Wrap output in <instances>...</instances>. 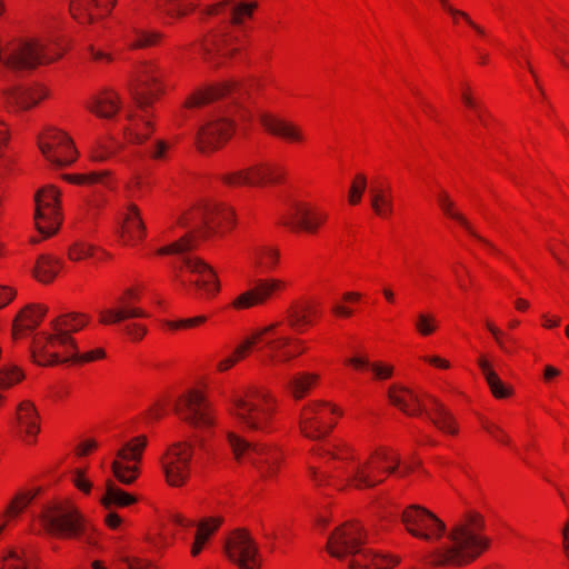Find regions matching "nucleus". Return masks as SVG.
<instances>
[{
  "label": "nucleus",
  "mask_w": 569,
  "mask_h": 569,
  "mask_svg": "<svg viewBox=\"0 0 569 569\" xmlns=\"http://www.w3.org/2000/svg\"><path fill=\"white\" fill-rule=\"evenodd\" d=\"M450 543L438 546L423 556V563L432 568H460L472 563L490 546L485 535L483 517L469 511L448 532Z\"/></svg>",
  "instance_id": "nucleus-1"
},
{
  "label": "nucleus",
  "mask_w": 569,
  "mask_h": 569,
  "mask_svg": "<svg viewBox=\"0 0 569 569\" xmlns=\"http://www.w3.org/2000/svg\"><path fill=\"white\" fill-rule=\"evenodd\" d=\"M89 318L82 313H66L51 321V333H41L33 340L31 356L38 365L51 366L59 363L61 356L76 346L72 332L82 329Z\"/></svg>",
  "instance_id": "nucleus-2"
},
{
  "label": "nucleus",
  "mask_w": 569,
  "mask_h": 569,
  "mask_svg": "<svg viewBox=\"0 0 569 569\" xmlns=\"http://www.w3.org/2000/svg\"><path fill=\"white\" fill-rule=\"evenodd\" d=\"M413 473H419L422 477L428 476L419 458L411 457L409 460L401 462L397 451L388 447H378L368 452L361 467L358 468V489L380 485L390 475L406 478Z\"/></svg>",
  "instance_id": "nucleus-3"
},
{
  "label": "nucleus",
  "mask_w": 569,
  "mask_h": 569,
  "mask_svg": "<svg viewBox=\"0 0 569 569\" xmlns=\"http://www.w3.org/2000/svg\"><path fill=\"white\" fill-rule=\"evenodd\" d=\"M194 233L158 250L159 254H177L181 266L176 269L174 278L182 286H193L208 297L219 291V282L212 268L203 260L189 253L194 248Z\"/></svg>",
  "instance_id": "nucleus-4"
},
{
  "label": "nucleus",
  "mask_w": 569,
  "mask_h": 569,
  "mask_svg": "<svg viewBox=\"0 0 569 569\" xmlns=\"http://www.w3.org/2000/svg\"><path fill=\"white\" fill-rule=\"evenodd\" d=\"M44 529L62 538H76L90 548L98 547L93 528L84 517L69 503L46 506L40 516Z\"/></svg>",
  "instance_id": "nucleus-5"
},
{
  "label": "nucleus",
  "mask_w": 569,
  "mask_h": 569,
  "mask_svg": "<svg viewBox=\"0 0 569 569\" xmlns=\"http://www.w3.org/2000/svg\"><path fill=\"white\" fill-rule=\"evenodd\" d=\"M231 413L239 425L250 431L266 432L273 412L270 396L257 388L234 391L230 399Z\"/></svg>",
  "instance_id": "nucleus-6"
},
{
  "label": "nucleus",
  "mask_w": 569,
  "mask_h": 569,
  "mask_svg": "<svg viewBox=\"0 0 569 569\" xmlns=\"http://www.w3.org/2000/svg\"><path fill=\"white\" fill-rule=\"evenodd\" d=\"M278 328L279 323L274 322L257 330L251 337H248L239 345L231 356L238 361L247 355L256 342L261 341L268 349L269 361L274 363H286L290 361L296 353L290 352L287 348L291 345L300 346L302 341L282 335L278 331Z\"/></svg>",
  "instance_id": "nucleus-7"
},
{
  "label": "nucleus",
  "mask_w": 569,
  "mask_h": 569,
  "mask_svg": "<svg viewBox=\"0 0 569 569\" xmlns=\"http://www.w3.org/2000/svg\"><path fill=\"white\" fill-rule=\"evenodd\" d=\"M400 520L408 535L422 541H439L447 535L446 523L436 513L420 505L406 507Z\"/></svg>",
  "instance_id": "nucleus-8"
},
{
  "label": "nucleus",
  "mask_w": 569,
  "mask_h": 569,
  "mask_svg": "<svg viewBox=\"0 0 569 569\" xmlns=\"http://www.w3.org/2000/svg\"><path fill=\"white\" fill-rule=\"evenodd\" d=\"M227 437L236 459L250 461L263 478L272 477L276 473L280 460L277 450L263 443L250 442L234 432H228Z\"/></svg>",
  "instance_id": "nucleus-9"
},
{
  "label": "nucleus",
  "mask_w": 569,
  "mask_h": 569,
  "mask_svg": "<svg viewBox=\"0 0 569 569\" xmlns=\"http://www.w3.org/2000/svg\"><path fill=\"white\" fill-rule=\"evenodd\" d=\"M338 411L322 401L310 402L302 407L299 415L301 432L311 440L325 438L332 429Z\"/></svg>",
  "instance_id": "nucleus-10"
},
{
  "label": "nucleus",
  "mask_w": 569,
  "mask_h": 569,
  "mask_svg": "<svg viewBox=\"0 0 569 569\" xmlns=\"http://www.w3.org/2000/svg\"><path fill=\"white\" fill-rule=\"evenodd\" d=\"M147 442L146 436H138L117 450L116 459L111 462V470L114 478L122 485L129 486L138 478V465Z\"/></svg>",
  "instance_id": "nucleus-11"
},
{
  "label": "nucleus",
  "mask_w": 569,
  "mask_h": 569,
  "mask_svg": "<svg viewBox=\"0 0 569 569\" xmlns=\"http://www.w3.org/2000/svg\"><path fill=\"white\" fill-rule=\"evenodd\" d=\"M228 559L238 569H259V549L254 539L244 529H236L224 542Z\"/></svg>",
  "instance_id": "nucleus-12"
},
{
  "label": "nucleus",
  "mask_w": 569,
  "mask_h": 569,
  "mask_svg": "<svg viewBox=\"0 0 569 569\" xmlns=\"http://www.w3.org/2000/svg\"><path fill=\"white\" fill-rule=\"evenodd\" d=\"M192 446L188 442L173 443L161 458L166 480L170 486L180 487L190 475Z\"/></svg>",
  "instance_id": "nucleus-13"
},
{
  "label": "nucleus",
  "mask_w": 569,
  "mask_h": 569,
  "mask_svg": "<svg viewBox=\"0 0 569 569\" xmlns=\"http://www.w3.org/2000/svg\"><path fill=\"white\" fill-rule=\"evenodd\" d=\"M34 223L43 237H50L59 228V193L53 187H46L34 194Z\"/></svg>",
  "instance_id": "nucleus-14"
},
{
  "label": "nucleus",
  "mask_w": 569,
  "mask_h": 569,
  "mask_svg": "<svg viewBox=\"0 0 569 569\" xmlns=\"http://www.w3.org/2000/svg\"><path fill=\"white\" fill-rule=\"evenodd\" d=\"M284 176L283 169L274 163L259 162L247 169L226 173L222 177L224 183L229 186H259L266 182L278 183Z\"/></svg>",
  "instance_id": "nucleus-15"
},
{
  "label": "nucleus",
  "mask_w": 569,
  "mask_h": 569,
  "mask_svg": "<svg viewBox=\"0 0 569 569\" xmlns=\"http://www.w3.org/2000/svg\"><path fill=\"white\" fill-rule=\"evenodd\" d=\"M39 148L48 161L56 167H63L76 160L72 140L63 132L49 130L39 140Z\"/></svg>",
  "instance_id": "nucleus-16"
},
{
  "label": "nucleus",
  "mask_w": 569,
  "mask_h": 569,
  "mask_svg": "<svg viewBox=\"0 0 569 569\" xmlns=\"http://www.w3.org/2000/svg\"><path fill=\"white\" fill-rule=\"evenodd\" d=\"M233 130V124L222 114H216L197 133L198 148L202 152L212 151L226 142Z\"/></svg>",
  "instance_id": "nucleus-17"
},
{
  "label": "nucleus",
  "mask_w": 569,
  "mask_h": 569,
  "mask_svg": "<svg viewBox=\"0 0 569 569\" xmlns=\"http://www.w3.org/2000/svg\"><path fill=\"white\" fill-rule=\"evenodd\" d=\"M176 412L194 427H204L211 423L209 405L204 396L197 390H191L179 399L176 403Z\"/></svg>",
  "instance_id": "nucleus-18"
},
{
  "label": "nucleus",
  "mask_w": 569,
  "mask_h": 569,
  "mask_svg": "<svg viewBox=\"0 0 569 569\" xmlns=\"http://www.w3.org/2000/svg\"><path fill=\"white\" fill-rule=\"evenodd\" d=\"M402 385L393 383L388 388L389 402L409 417H418L427 410L428 399Z\"/></svg>",
  "instance_id": "nucleus-19"
},
{
  "label": "nucleus",
  "mask_w": 569,
  "mask_h": 569,
  "mask_svg": "<svg viewBox=\"0 0 569 569\" xmlns=\"http://www.w3.org/2000/svg\"><path fill=\"white\" fill-rule=\"evenodd\" d=\"M233 212L224 204H208L189 213L187 217L181 218L180 223L187 224L189 221L194 222V226L202 232V229L213 230L218 224L231 223Z\"/></svg>",
  "instance_id": "nucleus-20"
},
{
  "label": "nucleus",
  "mask_w": 569,
  "mask_h": 569,
  "mask_svg": "<svg viewBox=\"0 0 569 569\" xmlns=\"http://www.w3.org/2000/svg\"><path fill=\"white\" fill-rule=\"evenodd\" d=\"M437 204L446 218L457 222L470 237L483 243L490 250V252L495 254L499 253V250L493 244H491L489 241L479 236L473 224L461 212L456 201L452 199V197L447 190L441 189L438 191Z\"/></svg>",
  "instance_id": "nucleus-21"
},
{
  "label": "nucleus",
  "mask_w": 569,
  "mask_h": 569,
  "mask_svg": "<svg viewBox=\"0 0 569 569\" xmlns=\"http://www.w3.org/2000/svg\"><path fill=\"white\" fill-rule=\"evenodd\" d=\"M160 72L154 64L144 63L138 71L137 79L130 83V93L140 107H143L151 96H157L160 91Z\"/></svg>",
  "instance_id": "nucleus-22"
},
{
  "label": "nucleus",
  "mask_w": 569,
  "mask_h": 569,
  "mask_svg": "<svg viewBox=\"0 0 569 569\" xmlns=\"http://www.w3.org/2000/svg\"><path fill=\"white\" fill-rule=\"evenodd\" d=\"M370 207L373 214L382 220L393 217L395 203L389 181L381 177L372 178L369 183Z\"/></svg>",
  "instance_id": "nucleus-23"
},
{
  "label": "nucleus",
  "mask_w": 569,
  "mask_h": 569,
  "mask_svg": "<svg viewBox=\"0 0 569 569\" xmlns=\"http://www.w3.org/2000/svg\"><path fill=\"white\" fill-rule=\"evenodd\" d=\"M493 356L488 352H480L476 359L491 396L497 400L510 399L515 396V389L510 383L505 382L495 369Z\"/></svg>",
  "instance_id": "nucleus-24"
},
{
  "label": "nucleus",
  "mask_w": 569,
  "mask_h": 569,
  "mask_svg": "<svg viewBox=\"0 0 569 569\" xmlns=\"http://www.w3.org/2000/svg\"><path fill=\"white\" fill-rule=\"evenodd\" d=\"M283 281L274 278L257 279L253 287L241 293L234 301V308H250L263 303L276 290L283 288Z\"/></svg>",
  "instance_id": "nucleus-25"
},
{
  "label": "nucleus",
  "mask_w": 569,
  "mask_h": 569,
  "mask_svg": "<svg viewBox=\"0 0 569 569\" xmlns=\"http://www.w3.org/2000/svg\"><path fill=\"white\" fill-rule=\"evenodd\" d=\"M69 10L79 23H88L109 12L114 0H68Z\"/></svg>",
  "instance_id": "nucleus-26"
},
{
  "label": "nucleus",
  "mask_w": 569,
  "mask_h": 569,
  "mask_svg": "<svg viewBox=\"0 0 569 569\" xmlns=\"http://www.w3.org/2000/svg\"><path fill=\"white\" fill-rule=\"evenodd\" d=\"M327 551L339 560L353 556L356 548V530L352 525L338 528L328 539Z\"/></svg>",
  "instance_id": "nucleus-27"
},
{
  "label": "nucleus",
  "mask_w": 569,
  "mask_h": 569,
  "mask_svg": "<svg viewBox=\"0 0 569 569\" xmlns=\"http://www.w3.org/2000/svg\"><path fill=\"white\" fill-rule=\"evenodd\" d=\"M325 219L323 213L313 212L312 209L302 204H296L283 223L292 229L300 228L308 232H315Z\"/></svg>",
  "instance_id": "nucleus-28"
},
{
  "label": "nucleus",
  "mask_w": 569,
  "mask_h": 569,
  "mask_svg": "<svg viewBox=\"0 0 569 569\" xmlns=\"http://www.w3.org/2000/svg\"><path fill=\"white\" fill-rule=\"evenodd\" d=\"M427 412L432 423L441 432L450 436H457L459 427L453 416L436 399H428Z\"/></svg>",
  "instance_id": "nucleus-29"
},
{
  "label": "nucleus",
  "mask_w": 569,
  "mask_h": 569,
  "mask_svg": "<svg viewBox=\"0 0 569 569\" xmlns=\"http://www.w3.org/2000/svg\"><path fill=\"white\" fill-rule=\"evenodd\" d=\"M261 123L267 131L288 141L299 142L303 140V133L301 129L286 120L264 114L261 117Z\"/></svg>",
  "instance_id": "nucleus-30"
},
{
  "label": "nucleus",
  "mask_w": 569,
  "mask_h": 569,
  "mask_svg": "<svg viewBox=\"0 0 569 569\" xmlns=\"http://www.w3.org/2000/svg\"><path fill=\"white\" fill-rule=\"evenodd\" d=\"M46 96L41 88L17 87L6 93L7 102L19 109L27 110L37 104Z\"/></svg>",
  "instance_id": "nucleus-31"
},
{
  "label": "nucleus",
  "mask_w": 569,
  "mask_h": 569,
  "mask_svg": "<svg viewBox=\"0 0 569 569\" xmlns=\"http://www.w3.org/2000/svg\"><path fill=\"white\" fill-rule=\"evenodd\" d=\"M87 108L100 118L110 119L119 111V97L111 91L101 92L91 97Z\"/></svg>",
  "instance_id": "nucleus-32"
},
{
  "label": "nucleus",
  "mask_w": 569,
  "mask_h": 569,
  "mask_svg": "<svg viewBox=\"0 0 569 569\" xmlns=\"http://www.w3.org/2000/svg\"><path fill=\"white\" fill-rule=\"evenodd\" d=\"M120 306L100 312V322L103 325L119 323L126 319L146 317V312L129 305L124 297L118 299Z\"/></svg>",
  "instance_id": "nucleus-33"
},
{
  "label": "nucleus",
  "mask_w": 569,
  "mask_h": 569,
  "mask_svg": "<svg viewBox=\"0 0 569 569\" xmlns=\"http://www.w3.org/2000/svg\"><path fill=\"white\" fill-rule=\"evenodd\" d=\"M399 563L396 556L358 549V569H391Z\"/></svg>",
  "instance_id": "nucleus-34"
},
{
  "label": "nucleus",
  "mask_w": 569,
  "mask_h": 569,
  "mask_svg": "<svg viewBox=\"0 0 569 569\" xmlns=\"http://www.w3.org/2000/svg\"><path fill=\"white\" fill-rule=\"evenodd\" d=\"M38 413L32 402L24 400L17 409V421L27 437L34 438L40 430Z\"/></svg>",
  "instance_id": "nucleus-35"
},
{
  "label": "nucleus",
  "mask_w": 569,
  "mask_h": 569,
  "mask_svg": "<svg viewBox=\"0 0 569 569\" xmlns=\"http://www.w3.org/2000/svg\"><path fill=\"white\" fill-rule=\"evenodd\" d=\"M46 312L47 309L41 306L37 307L36 309L31 307L23 309L13 321V338L17 339L23 330H34L39 326Z\"/></svg>",
  "instance_id": "nucleus-36"
},
{
  "label": "nucleus",
  "mask_w": 569,
  "mask_h": 569,
  "mask_svg": "<svg viewBox=\"0 0 569 569\" xmlns=\"http://www.w3.org/2000/svg\"><path fill=\"white\" fill-rule=\"evenodd\" d=\"M136 501L137 498L134 496L126 492L111 480H107L106 491L100 498V502L106 509H111L112 507H127Z\"/></svg>",
  "instance_id": "nucleus-37"
},
{
  "label": "nucleus",
  "mask_w": 569,
  "mask_h": 569,
  "mask_svg": "<svg viewBox=\"0 0 569 569\" xmlns=\"http://www.w3.org/2000/svg\"><path fill=\"white\" fill-rule=\"evenodd\" d=\"M233 82H222L221 84L217 87L209 88L204 91H199L193 93L186 102L187 108H196L201 107L207 103H210L211 101L227 97L233 88Z\"/></svg>",
  "instance_id": "nucleus-38"
},
{
  "label": "nucleus",
  "mask_w": 569,
  "mask_h": 569,
  "mask_svg": "<svg viewBox=\"0 0 569 569\" xmlns=\"http://www.w3.org/2000/svg\"><path fill=\"white\" fill-rule=\"evenodd\" d=\"M412 328L419 337L429 338L439 331L440 321L433 312L421 310L415 315Z\"/></svg>",
  "instance_id": "nucleus-39"
},
{
  "label": "nucleus",
  "mask_w": 569,
  "mask_h": 569,
  "mask_svg": "<svg viewBox=\"0 0 569 569\" xmlns=\"http://www.w3.org/2000/svg\"><path fill=\"white\" fill-rule=\"evenodd\" d=\"M144 230L138 208L134 204H129L123 218V236L131 241L141 240Z\"/></svg>",
  "instance_id": "nucleus-40"
},
{
  "label": "nucleus",
  "mask_w": 569,
  "mask_h": 569,
  "mask_svg": "<svg viewBox=\"0 0 569 569\" xmlns=\"http://www.w3.org/2000/svg\"><path fill=\"white\" fill-rule=\"evenodd\" d=\"M279 250L276 247L260 244L251 250V260L253 264L261 270H272L279 261Z\"/></svg>",
  "instance_id": "nucleus-41"
},
{
  "label": "nucleus",
  "mask_w": 569,
  "mask_h": 569,
  "mask_svg": "<svg viewBox=\"0 0 569 569\" xmlns=\"http://www.w3.org/2000/svg\"><path fill=\"white\" fill-rule=\"evenodd\" d=\"M358 369H362L375 381H387L395 375V366L382 360L368 361L358 357Z\"/></svg>",
  "instance_id": "nucleus-42"
},
{
  "label": "nucleus",
  "mask_w": 569,
  "mask_h": 569,
  "mask_svg": "<svg viewBox=\"0 0 569 569\" xmlns=\"http://www.w3.org/2000/svg\"><path fill=\"white\" fill-rule=\"evenodd\" d=\"M60 261L51 256L42 254L38 258L33 273L41 282H50L58 274Z\"/></svg>",
  "instance_id": "nucleus-43"
},
{
  "label": "nucleus",
  "mask_w": 569,
  "mask_h": 569,
  "mask_svg": "<svg viewBox=\"0 0 569 569\" xmlns=\"http://www.w3.org/2000/svg\"><path fill=\"white\" fill-rule=\"evenodd\" d=\"M318 380V375L302 372L287 381L286 386L296 399L303 398Z\"/></svg>",
  "instance_id": "nucleus-44"
},
{
  "label": "nucleus",
  "mask_w": 569,
  "mask_h": 569,
  "mask_svg": "<svg viewBox=\"0 0 569 569\" xmlns=\"http://www.w3.org/2000/svg\"><path fill=\"white\" fill-rule=\"evenodd\" d=\"M221 522L222 519L218 517L204 519L198 525V529L194 537V543L191 549V553L193 556H197L201 551L206 541L218 529Z\"/></svg>",
  "instance_id": "nucleus-45"
},
{
  "label": "nucleus",
  "mask_w": 569,
  "mask_h": 569,
  "mask_svg": "<svg viewBox=\"0 0 569 569\" xmlns=\"http://www.w3.org/2000/svg\"><path fill=\"white\" fill-rule=\"evenodd\" d=\"M32 558L33 553L27 548L12 549L3 558L0 569H30Z\"/></svg>",
  "instance_id": "nucleus-46"
},
{
  "label": "nucleus",
  "mask_w": 569,
  "mask_h": 569,
  "mask_svg": "<svg viewBox=\"0 0 569 569\" xmlns=\"http://www.w3.org/2000/svg\"><path fill=\"white\" fill-rule=\"evenodd\" d=\"M132 124L124 130L126 138L130 143H142L152 131V124L144 114L140 119V123L136 122L132 116H129Z\"/></svg>",
  "instance_id": "nucleus-47"
},
{
  "label": "nucleus",
  "mask_w": 569,
  "mask_h": 569,
  "mask_svg": "<svg viewBox=\"0 0 569 569\" xmlns=\"http://www.w3.org/2000/svg\"><path fill=\"white\" fill-rule=\"evenodd\" d=\"M317 310L310 306L292 307L288 310V322L298 332L302 331L305 325H310V317L317 316Z\"/></svg>",
  "instance_id": "nucleus-48"
},
{
  "label": "nucleus",
  "mask_w": 569,
  "mask_h": 569,
  "mask_svg": "<svg viewBox=\"0 0 569 569\" xmlns=\"http://www.w3.org/2000/svg\"><path fill=\"white\" fill-rule=\"evenodd\" d=\"M109 176H110V172L108 170H102V171H92V172L86 173V174H66V176H63V178L67 181H69L71 183H76V184L108 186L109 184Z\"/></svg>",
  "instance_id": "nucleus-49"
},
{
  "label": "nucleus",
  "mask_w": 569,
  "mask_h": 569,
  "mask_svg": "<svg viewBox=\"0 0 569 569\" xmlns=\"http://www.w3.org/2000/svg\"><path fill=\"white\" fill-rule=\"evenodd\" d=\"M481 429L496 442L502 446H510L511 438L507 431L490 419L483 418L480 421Z\"/></svg>",
  "instance_id": "nucleus-50"
},
{
  "label": "nucleus",
  "mask_w": 569,
  "mask_h": 569,
  "mask_svg": "<svg viewBox=\"0 0 569 569\" xmlns=\"http://www.w3.org/2000/svg\"><path fill=\"white\" fill-rule=\"evenodd\" d=\"M231 41V38L224 31L214 32L212 34V48L203 43L202 49L206 56H209L212 49H216L222 56H231L237 49H228L227 46Z\"/></svg>",
  "instance_id": "nucleus-51"
},
{
  "label": "nucleus",
  "mask_w": 569,
  "mask_h": 569,
  "mask_svg": "<svg viewBox=\"0 0 569 569\" xmlns=\"http://www.w3.org/2000/svg\"><path fill=\"white\" fill-rule=\"evenodd\" d=\"M104 357V351L102 349H96L89 352L79 353L77 350V346H74L73 350H69L61 356L60 362H89L96 359H101Z\"/></svg>",
  "instance_id": "nucleus-52"
},
{
  "label": "nucleus",
  "mask_w": 569,
  "mask_h": 569,
  "mask_svg": "<svg viewBox=\"0 0 569 569\" xmlns=\"http://www.w3.org/2000/svg\"><path fill=\"white\" fill-rule=\"evenodd\" d=\"M257 8L256 2H238L230 9V23L233 26L242 24L244 18H250Z\"/></svg>",
  "instance_id": "nucleus-53"
},
{
  "label": "nucleus",
  "mask_w": 569,
  "mask_h": 569,
  "mask_svg": "<svg viewBox=\"0 0 569 569\" xmlns=\"http://www.w3.org/2000/svg\"><path fill=\"white\" fill-rule=\"evenodd\" d=\"M159 39L160 33L156 31L134 29L130 46L136 49L146 48L156 44Z\"/></svg>",
  "instance_id": "nucleus-54"
},
{
  "label": "nucleus",
  "mask_w": 569,
  "mask_h": 569,
  "mask_svg": "<svg viewBox=\"0 0 569 569\" xmlns=\"http://www.w3.org/2000/svg\"><path fill=\"white\" fill-rule=\"evenodd\" d=\"M448 14L451 17V21L453 24H466L470 27L479 36H485V30L479 24H477L467 12L458 10L452 7L451 10L448 11Z\"/></svg>",
  "instance_id": "nucleus-55"
},
{
  "label": "nucleus",
  "mask_w": 569,
  "mask_h": 569,
  "mask_svg": "<svg viewBox=\"0 0 569 569\" xmlns=\"http://www.w3.org/2000/svg\"><path fill=\"white\" fill-rule=\"evenodd\" d=\"M462 104L476 112H480V102L478 101L475 90L468 82H462L459 88Z\"/></svg>",
  "instance_id": "nucleus-56"
},
{
  "label": "nucleus",
  "mask_w": 569,
  "mask_h": 569,
  "mask_svg": "<svg viewBox=\"0 0 569 569\" xmlns=\"http://www.w3.org/2000/svg\"><path fill=\"white\" fill-rule=\"evenodd\" d=\"M452 273L457 286L461 291H468L472 287V277L469 270L463 264L453 266Z\"/></svg>",
  "instance_id": "nucleus-57"
},
{
  "label": "nucleus",
  "mask_w": 569,
  "mask_h": 569,
  "mask_svg": "<svg viewBox=\"0 0 569 569\" xmlns=\"http://www.w3.org/2000/svg\"><path fill=\"white\" fill-rule=\"evenodd\" d=\"M497 347L506 357H513L519 352L520 342L516 337L507 333Z\"/></svg>",
  "instance_id": "nucleus-58"
},
{
  "label": "nucleus",
  "mask_w": 569,
  "mask_h": 569,
  "mask_svg": "<svg viewBox=\"0 0 569 569\" xmlns=\"http://www.w3.org/2000/svg\"><path fill=\"white\" fill-rule=\"evenodd\" d=\"M34 495L31 492H22L18 495L8 507V515H17L21 512L33 499Z\"/></svg>",
  "instance_id": "nucleus-59"
},
{
  "label": "nucleus",
  "mask_w": 569,
  "mask_h": 569,
  "mask_svg": "<svg viewBox=\"0 0 569 569\" xmlns=\"http://www.w3.org/2000/svg\"><path fill=\"white\" fill-rule=\"evenodd\" d=\"M419 359L428 366L440 371L450 370L452 367L451 362L447 358H443L439 355H423Z\"/></svg>",
  "instance_id": "nucleus-60"
},
{
  "label": "nucleus",
  "mask_w": 569,
  "mask_h": 569,
  "mask_svg": "<svg viewBox=\"0 0 569 569\" xmlns=\"http://www.w3.org/2000/svg\"><path fill=\"white\" fill-rule=\"evenodd\" d=\"M92 252V248L84 243H76L69 249V259L78 261L86 257H89Z\"/></svg>",
  "instance_id": "nucleus-61"
},
{
  "label": "nucleus",
  "mask_w": 569,
  "mask_h": 569,
  "mask_svg": "<svg viewBox=\"0 0 569 569\" xmlns=\"http://www.w3.org/2000/svg\"><path fill=\"white\" fill-rule=\"evenodd\" d=\"M206 319L207 318L204 316H198V317L182 319V320H178V321H169L168 327H170L172 329L191 328V327L198 326L200 323H203L206 321Z\"/></svg>",
  "instance_id": "nucleus-62"
},
{
  "label": "nucleus",
  "mask_w": 569,
  "mask_h": 569,
  "mask_svg": "<svg viewBox=\"0 0 569 569\" xmlns=\"http://www.w3.org/2000/svg\"><path fill=\"white\" fill-rule=\"evenodd\" d=\"M114 152L113 149L109 148L108 146L103 143H99L92 151H91V158L93 161H104L107 160L112 153Z\"/></svg>",
  "instance_id": "nucleus-63"
},
{
  "label": "nucleus",
  "mask_w": 569,
  "mask_h": 569,
  "mask_svg": "<svg viewBox=\"0 0 569 569\" xmlns=\"http://www.w3.org/2000/svg\"><path fill=\"white\" fill-rule=\"evenodd\" d=\"M73 483L79 490H81L86 493H89L92 488L91 481H89L86 478L84 471H82V470L76 471V473L73 476Z\"/></svg>",
  "instance_id": "nucleus-64"
}]
</instances>
